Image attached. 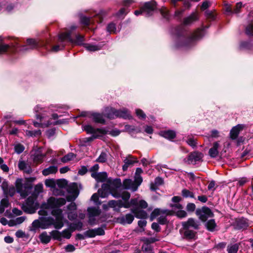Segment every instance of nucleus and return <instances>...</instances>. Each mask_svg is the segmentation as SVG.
<instances>
[{"label": "nucleus", "instance_id": "f257e3e1", "mask_svg": "<svg viewBox=\"0 0 253 253\" xmlns=\"http://www.w3.org/2000/svg\"><path fill=\"white\" fill-rule=\"evenodd\" d=\"M27 45L21 46L16 38L10 37H2L0 36V55L14 54L19 50L26 51L28 49H34L39 46V42L34 39H28Z\"/></svg>", "mask_w": 253, "mask_h": 253}, {"label": "nucleus", "instance_id": "f03ea898", "mask_svg": "<svg viewBox=\"0 0 253 253\" xmlns=\"http://www.w3.org/2000/svg\"><path fill=\"white\" fill-rule=\"evenodd\" d=\"M190 16L185 18L183 22L175 27L173 34L175 36V47L176 48H186L190 45Z\"/></svg>", "mask_w": 253, "mask_h": 253}, {"label": "nucleus", "instance_id": "7ed1b4c3", "mask_svg": "<svg viewBox=\"0 0 253 253\" xmlns=\"http://www.w3.org/2000/svg\"><path fill=\"white\" fill-rule=\"evenodd\" d=\"M15 187L17 192L19 193L23 198H26L31 193L33 188V185L29 182L26 181L23 184L22 179L18 178L15 182Z\"/></svg>", "mask_w": 253, "mask_h": 253}, {"label": "nucleus", "instance_id": "20e7f679", "mask_svg": "<svg viewBox=\"0 0 253 253\" xmlns=\"http://www.w3.org/2000/svg\"><path fill=\"white\" fill-rule=\"evenodd\" d=\"M54 218L51 216L40 217L38 219L34 220L32 222V226L34 230L41 228L42 229H45L53 224Z\"/></svg>", "mask_w": 253, "mask_h": 253}, {"label": "nucleus", "instance_id": "39448f33", "mask_svg": "<svg viewBox=\"0 0 253 253\" xmlns=\"http://www.w3.org/2000/svg\"><path fill=\"white\" fill-rule=\"evenodd\" d=\"M196 213L199 219L203 221H205L208 218L213 216L211 211L209 208L206 207H204L202 209H197Z\"/></svg>", "mask_w": 253, "mask_h": 253}, {"label": "nucleus", "instance_id": "423d86ee", "mask_svg": "<svg viewBox=\"0 0 253 253\" xmlns=\"http://www.w3.org/2000/svg\"><path fill=\"white\" fill-rule=\"evenodd\" d=\"M83 130L87 134H97L105 135L108 133V131L103 128H94L90 125H85L83 126Z\"/></svg>", "mask_w": 253, "mask_h": 253}, {"label": "nucleus", "instance_id": "0eeeda50", "mask_svg": "<svg viewBox=\"0 0 253 253\" xmlns=\"http://www.w3.org/2000/svg\"><path fill=\"white\" fill-rule=\"evenodd\" d=\"M157 3L155 1H147L144 3L142 7L146 16L149 17L153 14V12L157 8Z\"/></svg>", "mask_w": 253, "mask_h": 253}, {"label": "nucleus", "instance_id": "6e6552de", "mask_svg": "<svg viewBox=\"0 0 253 253\" xmlns=\"http://www.w3.org/2000/svg\"><path fill=\"white\" fill-rule=\"evenodd\" d=\"M179 232L183 239L190 240V218L182 223V227L179 230Z\"/></svg>", "mask_w": 253, "mask_h": 253}, {"label": "nucleus", "instance_id": "1a4fd4ad", "mask_svg": "<svg viewBox=\"0 0 253 253\" xmlns=\"http://www.w3.org/2000/svg\"><path fill=\"white\" fill-rule=\"evenodd\" d=\"M51 209L60 208L66 204V200L63 198H56L50 197L49 199Z\"/></svg>", "mask_w": 253, "mask_h": 253}, {"label": "nucleus", "instance_id": "9d476101", "mask_svg": "<svg viewBox=\"0 0 253 253\" xmlns=\"http://www.w3.org/2000/svg\"><path fill=\"white\" fill-rule=\"evenodd\" d=\"M104 114L92 112L90 115V119L96 124L105 125L106 124V121L104 119Z\"/></svg>", "mask_w": 253, "mask_h": 253}, {"label": "nucleus", "instance_id": "9b49d317", "mask_svg": "<svg viewBox=\"0 0 253 253\" xmlns=\"http://www.w3.org/2000/svg\"><path fill=\"white\" fill-rule=\"evenodd\" d=\"M203 154L200 152L195 151L191 153V164L198 165L201 163L203 160Z\"/></svg>", "mask_w": 253, "mask_h": 253}, {"label": "nucleus", "instance_id": "f8f14e48", "mask_svg": "<svg viewBox=\"0 0 253 253\" xmlns=\"http://www.w3.org/2000/svg\"><path fill=\"white\" fill-rule=\"evenodd\" d=\"M190 7V2L188 1L187 2H185L184 3L183 7L181 8L180 9L176 10L174 17L176 18L177 20L178 21H181L182 17L184 12L185 11L186 9H188Z\"/></svg>", "mask_w": 253, "mask_h": 253}, {"label": "nucleus", "instance_id": "ddd939ff", "mask_svg": "<svg viewBox=\"0 0 253 253\" xmlns=\"http://www.w3.org/2000/svg\"><path fill=\"white\" fill-rule=\"evenodd\" d=\"M206 27L197 29L191 35V43L192 41L198 40L202 38L205 34Z\"/></svg>", "mask_w": 253, "mask_h": 253}, {"label": "nucleus", "instance_id": "4468645a", "mask_svg": "<svg viewBox=\"0 0 253 253\" xmlns=\"http://www.w3.org/2000/svg\"><path fill=\"white\" fill-rule=\"evenodd\" d=\"M131 211L134 214L135 217L138 219H146L148 217L146 211L142 210H139L137 208L131 209Z\"/></svg>", "mask_w": 253, "mask_h": 253}, {"label": "nucleus", "instance_id": "2eb2a0df", "mask_svg": "<svg viewBox=\"0 0 253 253\" xmlns=\"http://www.w3.org/2000/svg\"><path fill=\"white\" fill-rule=\"evenodd\" d=\"M161 213L171 215V211L168 210H161L158 208L155 209L150 214V220L153 221L157 216L160 215Z\"/></svg>", "mask_w": 253, "mask_h": 253}, {"label": "nucleus", "instance_id": "dca6fc26", "mask_svg": "<svg viewBox=\"0 0 253 253\" xmlns=\"http://www.w3.org/2000/svg\"><path fill=\"white\" fill-rule=\"evenodd\" d=\"M128 158H133L135 160H129L127 158H126L124 160V165L122 167V169L124 171H126L127 170V169L129 166H133L134 164L137 163L138 161L137 160V158L134 157L133 156L129 155L128 156Z\"/></svg>", "mask_w": 253, "mask_h": 253}, {"label": "nucleus", "instance_id": "f3484780", "mask_svg": "<svg viewBox=\"0 0 253 253\" xmlns=\"http://www.w3.org/2000/svg\"><path fill=\"white\" fill-rule=\"evenodd\" d=\"M243 125H238L235 126H234L230 131V137L232 139H235L237 138L240 132L244 128Z\"/></svg>", "mask_w": 253, "mask_h": 253}, {"label": "nucleus", "instance_id": "a211bd4d", "mask_svg": "<svg viewBox=\"0 0 253 253\" xmlns=\"http://www.w3.org/2000/svg\"><path fill=\"white\" fill-rule=\"evenodd\" d=\"M134 218V216L132 214L130 213H127L126 214L125 217L122 216L119 217L118 218V220L119 221V222L122 224L124 225L126 223L130 224L133 222Z\"/></svg>", "mask_w": 253, "mask_h": 253}, {"label": "nucleus", "instance_id": "6ab92c4d", "mask_svg": "<svg viewBox=\"0 0 253 253\" xmlns=\"http://www.w3.org/2000/svg\"><path fill=\"white\" fill-rule=\"evenodd\" d=\"M116 118H123L124 119L130 120L132 118L129 113V111L127 109L117 110V109Z\"/></svg>", "mask_w": 253, "mask_h": 253}, {"label": "nucleus", "instance_id": "aec40b11", "mask_svg": "<svg viewBox=\"0 0 253 253\" xmlns=\"http://www.w3.org/2000/svg\"><path fill=\"white\" fill-rule=\"evenodd\" d=\"M64 222H66L67 223H68L69 222L67 220L64 219V217H58L55 218V219H54L53 224L52 225H53L54 227L56 229H61L64 225Z\"/></svg>", "mask_w": 253, "mask_h": 253}, {"label": "nucleus", "instance_id": "412c9836", "mask_svg": "<svg viewBox=\"0 0 253 253\" xmlns=\"http://www.w3.org/2000/svg\"><path fill=\"white\" fill-rule=\"evenodd\" d=\"M117 109L115 108H107L105 110L104 116L109 119H113L116 118Z\"/></svg>", "mask_w": 253, "mask_h": 253}, {"label": "nucleus", "instance_id": "4be33fe9", "mask_svg": "<svg viewBox=\"0 0 253 253\" xmlns=\"http://www.w3.org/2000/svg\"><path fill=\"white\" fill-rule=\"evenodd\" d=\"M66 190L68 193L73 194L78 196L79 194V190L78 189V184L76 182H73L68 185Z\"/></svg>", "mask_w": 253, "mask_h": 253}, {"label": "nucleus", "instance_id": "5701e85b", "mask_svg": "<svg viewBox=\"0 0 253 253\" xmlns=\"http://www.w3.org/2000/svg\"><path fill=\"white\" fill-rule=\"evenodd\" d=\"M219 147V143L218 142H214L213 146L210 149L209 151V155L211 158H215L218 154V148Z\"/></svg>", "mask_w": 253, "mask_h": 253}, {"label": "nucleus", "instance_id": "b1692460", "mask_svg": "<svg viewBox=\"0 0 253 253\" xmlns=\"http://www.w3.org/2000/svg\"><path fill=\"white\" fill-rule=\"evenodd\" d=\"M161 135L169 140H172L176 137V133L174 130H168L161 132Z\"/></svg>", "mask_w": 253, "mask_h": 253}, {"label": "nucleus", "instance_id": "393cba45", "mask_svg": "<svg viewBox=\"0 0 253 253\" xmlns=\"http://www.w3.org/2000/svg\"><path fill=\"white\" fill-rule=\"evenodd\" d=\"M84 36L78 34L76 35L75 39H73V38L70 39V42L76 45H82L84 44Z\"/></svg>", "mask_w": 253, "mask_h": 253}, {"label": "nucleus", "instance_id": "a878e982", "mask_svg": "<svg viewBox=\"0 0 253 253\" xmlns=\"http://www.w3.org/2000/svg\"><path fill=\"white\" fill-rule=\"evenodd\" d=\"M57 170V167L55 166H51L47 168L44 169L42 171V174L44 176H47L50 174H53L56 173Z\"/></svg>", "mask_w": 253, "mask_h": 253}, {"label": "nucleus", "instance_id": "bb28decb", "mask_svg": "<svg viewBox=\"0 0 253 253\" xmlns=\"http://www.w3.org/2000/svg\"><path fill=\"white\" fill-rule=\"evenodd\" d=\"M88 217H95L99 216L101 213V210L95 207H89L87 209Z\"/></svg>", "mask_w": 253, "mask_h": 253}, {"label": "nucleus", "instance_id": "cd10ccee", "mask_svg": "<svg viewBox=\"0 0 253 253\" xmlns=\"http://www.w3.org/2000/svg\"><path fill=\"white\" fill-rule=\"evenodd\" d=\"M83 227V223L81 221H78L77 222L71 223L69 225L70 230L73 232L76 230L81 231L82 230Z\"/></svg>", "mask_w": 253, "mask_h": 253}, {"label": "nucleus", "instance_id": "c85d7f7f", "mask_svg": "<svg viewBox=\"0 0 253 253\" xmlns=\"http://www.w3.org/2000/svg\"><path fill=\"white\" fill-rule=\"evenodd\" d=\"M71 34L72 32L71 31H68L67 32L61 33L59 35V40L61 42H63L65 40H67L70 42V39L72 38Z\"/></svg>", "mask_w": 253, "mask_h": 253}, {"label": "nucleus", "instance_id": "c756f323", "mask_svg": "<svg viewBox=\"0 0 253 253\" xmlns=\"http://www.w3.org/2000/svg\"><path fill=\"white\" fill-rule=\"evenodd\" d=\"M41 242L43 244H47L50 242L51 237L49 236L46 231L42 232L39 236Z\"/></svg>", "mask_w": 253, "mask_h": 253}, {"label": "nucleus", "instance_id": "7c9ffc66", "mask_svg": "<svg viewBox=\"0 0 253 253\" xmlns=\"http://www.w3.org/2000/svg\"><path fill=\"white\" fill-rule=\"evenodd\" d=\"M107 182L113 185V188H119L122 186L121 180L119 178H117L114 180H112L111 178H108Z\"/></svg>", "mask_w": 253, "mask_h": 253}, {"label": "nucleus", "instance_id": "2f4dec72", "mask_svg": "<svg viewBox=\"0 0 253 253\" xmlns=\"http://www.w3.org/2000/svg\"><path fill=\"white\" fill-rule=\"evenodd\" d=\"M160 240L159 238L156 237H150V238H144L141 240L143 242V244L148 246H152V244L158 242Z\"/></svg>", "mask_w": 253, "mask_h": 253}, {"label": "nucleus", "instance_id": "473e14b6", "mask_svg": "<svg viewBox=\"0 0 253 253\" xmlns=\"http://www.w3.org/2000/svg\"><path fill=\"white\" fill-rule=\"evenodd\" d=\"M103 44L99 43L97 45H93L90 44H86L85 47L86 49L89 51H95L101 49Z\"/></svg>", "mask_w": 253, "mask_h": 253}, {"label": "nucleus", "instance_id": "72a5a7b5", "mask_svg": "<svg viewBox=\"0 0 253 253\" xmlns=\"http://www.w3.org/2000/svg\"><path fill=\"white\" fill-rule=\"evenodd\" d=\"M51 237L54 240L61 241L62 240V234L57 230H52L50 232Z\"/></svg>", "mask_w": 253, "mask_h": 253}, {"label": "nucleus", "instance_id": "f704fd0d", "mask_svg": "<svg viewBox=\"0 0 253 253\" xmlns=\"http://www.w3.org/2000/svg\"><path fill=\"white\" fill-rule=\"evenodd\" d=\"M76 154L70 152L65 155L63 157H62L61 159V161L62 163H66L69 161L72 160L74 158H76Z\"/></svg>", "mask_w": 253, "mask_h": 253}, {"label": "nucleus", "instance_id": "c9c22d12", "mask_svg": "<svg viewBox=\"0 0 253 253\" xmlns=\"http://www.w3.org/2000/svg\"><path fill=\"white\" fill-rule=\"evenodd\" d=\"M21 209L25 212L29 214L34 213L36 210V208H34V206H30L27 205H23Z\"/></svg>", "mask_w": 253, "mask_h": 253}, {"label": "nucleus", "instance_id": "e433bc0d", "mask_svg": "<svg viewBox=\"0 0 253 253\" xmlns=\"http://www.w3.org/2000/svg\"><path fill=\"white\" fill-rule=\"evenodd\" d=\"M249 226L248 223L245 219H240L237 223V228L238 229L244 230Z\"/></svg>", "mask_w": 253, "mask_h": 253}, {"label": "nucleus", "instance_id": "4c0bfd02", "mask_svg": "<svg viewBox=\"0 0 253 253\" xmlns=\"http://www.w3.org/2000/svg\"><path fill=\"white\" fill-rule=\"evenodd\" d=\"M206 226L209 231L213 232L215 230L216 224L214 219H211L206 222Z\"/></svg>", "mask_w": 253, "mask_h": 253}, {"label": "nucleus", "instance_id": "58836bf2", "mask_svg": "<svg viewBox=\"0 0 253 253\" xmlns=\"http://www.w3.org/2000/svg\"><path fill=\"white\" fill-rule=\"evenodd\" d=\"M143 179L141 176H135L134 181L133 182V190L135 191L137 189L138 187L142 182Z\"/></svg>", "mask_w": 253, "mask_h": 253}, {"label": "nucleus", "instance_id": "ea45409f", "mask_svg": "<svg viewBox=\"0 0 253 253\" xmlns=\"http://www.w3.org/2000/svg\"><path fill=\"white\" fill-rule=\"evenodd\" d=\"M52 210L51 211V214L55 217V218H57L58 217H64L63 215V211L62 209H59V208L52 209Z\"/></svg>", "mask_w": 253, "mask_h": 253}, {"label": "nucleus", "instance_id": "a19ab883", "mask_svg": "<svg viewBox=\"0 0 253 253\" xmlns=\"http://www.w3.org/2000/svg\"><path fill=\"white\" fill-rule=\"evenodd\" d=\"M56 184L58 187L60 188H67L68 186V181L64 178L57 179L56 181Z\"/></svg>", "mask_w": 253, "mask_h": 253}, {"label": "nucleus", "instance_id": "79ce46f5", "mask_svg": "<svg viewBox=\"0 0 253 253\" xmlns=\"http://www.w3.org/2000/svg\"><path fill=\"white\" fill-rule=\"evenodd\" d=\"M107 173L106 172H101L98 173L97 181L103 182L107 181Z\"/></svg>", "mask_w": 253, "mask_h": 253}, {"label": "nucleus", "instance_id": "37998d69", "mask_svg": "<svg viewBox=\"0 0 253 253\" xmlns=\"http://www.w3.org/2000/svg\"><path fill=\"white\" fill-rule=\"evenodd\" d=\"M133 182L130 179H125L123 182V187L125 189H129L130 187L133 189Z\"/></svg>", "mask_w": 253, "mask_h": 253}, {"label": "nucleus", "instance_id": "c03bdc74", "mask_svg": "<svg viewBox=\"0 0 253 253\" xmlns=\"http://www.w3.org/2000/svg\"><path fill=\"white\" fill-rule=\"evenodd\" d=\"M141 249L142 253H155L153 246H148L143 244Z\"/></svg>", "mask_w": 253, "mask_h": 253}, {"label": "nucleus", "instance_id": "a18cd8bd", "mask_svg": "<svg viewBox=\"0 0 253 253\" xmlns=\"http://www.w3.org/2000/svg\"><path fill=\"white\" fill-rule=\"evenodd\" d=\"M239 249V245L237 244L229 245L227 247L228 253H237Z\"/></svg>", "mask_w": 253, "mask_h": 253}, {"label": "nucleus", "instance_id": "49530a36", "mask_svg": "<svg viewBox=\"0 0 253 253\" xmlns=\"http://www.w3.org/2000/svg\"><path fill=\"white\" fill-rule=\"evenodd\" d=\"M81 23L84 26H89L90 24V18L85 16L82 15L80 18Z\"/></svg>", "mask_w": 253, "mask_h": 253}, {"label": "nucleus", "instance_id": "de8ad7c7", "mask_svg": "<svg viewBox=\"0 0 253 253\" xmlns=\"http://www.w3.org/2000/svg\"><path fill=\"white\" fill-rule=\"evenodd\" d=\"M107 161V154L104 152H102L98 157V158L96 160L95 162L100 163H105Z\"/></svg>", "mask_w": 253, "mask_h": 253}, {"label": "nucleus", "instance_id": "09e8293b", "mask_svg": "<svg viewBox=\"0 0 253 253\" xmlns=\"http://www.w3.org/2000/svg\"><path fill=\"white\" fill-rule=\"evenodd\" d=\"M160 12L161 14L162 15L163 18L166 19L167 20H169V11L167 10L166 7H162L160 10Z\"/></svg>", "mask_w": 253, "mask_h": 253}, {"label": "nucleus", "instance_id": "8fccbe9b", "mask_svg": "<svg viewBox=\"0 0 253 253\" xmlns=\"http://www.w3.org/2000/svg\"><path fill=\"white\" fill-rule=\"evenodd\" d=\"M107 30L110 33L116 34V24L113 22L108 24L107 26Z\"/></svg>", "mask_w": 253, "mask_h": 253}, {"label": "nucleus", "instance_id": "3c124183", "mask_svg": "<svg viewBox=\"0 0 253 253\" xmlns=\"http://www.w3.org/2000/svg\"><path fill=\"white\" fill-rule=\"evenodd\" d=\"M45 185L47 187L55 188L56 183L53 179H48L45 181Z\"/></svg>", "mask_w": 253, "mask_h": 253}, {"label": "nucleus", "instance_id": "603ef678", "mask_svg": "<svg viewBox=\"0 0 253 253\" xmlns=\"http://www.w3.org/2000/svg\"><path fill=\"white\" fill-rule=\"evenodd\" d=\"M118 188H113V187L110 189V191L109 193H110L113 197L115 198H121V193L118 191Z\"/></svg>", "mask_w": 253, "mask_h": 253}, {"label": "nucleus", "instance_id": "864d4df0", "mask_svg": "<svg viewBox=\"0 0 253 253\" xmlns=\"http://www.w3.org/2000/svg\"><path fill=\"white\" fill-rule=\"evenodd\" d=\"M135 113L139 119L141 120H144L146 119V114L142 110L140 109H137L135 110Z\"/></svg>", "mask_w": 253, "mask_h": 253}, {"label": "nucleus", "instance_id": "5fc2aeb1", "mask_svg": "<svg viewBox=\"0 0 253 253\" xmlns=\"http://www.w3.org/2000/svg\"><path fill=\"white\" fill-rule=\"evenodd\" d=\"M84 235L88 238L95 237V230L94 229H89L84 232Z\"/></svg>", "mask_w": 253, "mask_h": 253}, {"label": "nucleus", "instance_id": "6e6d98bb", "mask_svg": "<svg viewBox=\"0 0 253 253\" xmlns=\"http://www.w3.org/2000/svg\"><path fill=\"white\" fill-rule=\"evenodd\" d=\"M25 149V147L21 144H16L14 147V150L16 153L19 154L22 153Z\"/></svg>", "mask_w": 253, "mask_h": 253}, {"label": "nucleus", "instance_id": "4d7b16f0", "mask_svg": "<svg viewBox=\"0 0 253 253\" xmlns=\"http://www.w3.org/2000/svg\"><path fill=\"white\" fill-rule=\"evenodd\" d=\"M33 160L35 162L38 163H42L43 162L42 155H40V152L39 150H38L37 153L34 155Z\"/></svg>", "mask_w": 253, "mask_h": 253}, {"label": "nucleus", "instance_id": "13d9d810", "mask_svg": "<svg viewBox=\"0 0 253 253\" xmlns=\"http://www.w3.org/2000/svg\"><path fill=\"white\" fill-rule=\"evenodd\" d=\"M72 231L70 230L69 229H65L64 230H63L62 234V237H63L65 238H66L67 239H69L71 238L72 234H71Z\"/></svg>", "mask_w": 253, "mask_h": 253}, {"label": "nucleus", "instance_id": "bf43d9fd", "mask_svg": "<svg viewBox=\"0 0 253 253\" xmlns=\"http://www.w3.org/2000/svg\"><path fill=\"white\" fill-rule=\"evenodd\" d=\"M101 137L102 135L99 134H93L91 136L85 138L86 140L84 142H91L95 139L100 138Z\"/></svg>", "mask_w": 253, "mask_h": 253}, {"label": "nucleus", "instance_id": "052dcab7", "mask_svg": "<svg viewBox=\"0 0 253 253\" xmlns=\"http://www.w3.org/2000/svg\"><path fill=\"white\" fill-rule=\"evenodd\" d=\"M1 188L2 189L3 193L5 194H7L8 192V182L4 180L1 185Z\"/></svg>", "mask_w": 253, "mask_h": 253}, {"label": "nucleus", "instance_id": "680f3d73", "mask_svg": "<svg viewBox=\"0 0 253 253\" xmlns=\"http://www.w3.org/2000/svg\"><path fill=\"white\" fill-rule=\"evenodd\" d=\"M121 196L124 201H127L130 199V194L127 191H124L121 194Z\"/></svg>", "mask_w": 253, "mask_h": 253}, {"label": "nucleus", "instance_id": "e2e57ef3", "mask_svg": "<svg viewBox=\"0 0 253 253\" xmlns=\"http://www.w3.org/2000/svg\"><path fill=\"white\" fill-rule=\"evenodd\" d=\"M157 220L158 223L161 225H165L168 223L166 216H161L157 219Z\"/></svg>", "mask_w": 253, "mask_h": 253}, {"label": "nucleus", "instance_id": "0e129e2a", "mask_svg": "<svg viewBox=\"0 0 253 253\" xmlns=\"http://www.w3.org/2000/svg\"><path fill=\"white\" fill-rule=\"evenodd\" d=\"M78 214L76 212H69L68 213V218L70 220L73 221L77 219Z\"/></svg>", "mask_w": 253, "mask_h": 253}, {"label": "nucleus", "instance_id": "69168bd1", "mask_svg": "<svg viewBox=\"0 0 253 253\" xmlns=\"http://www.w3.org/2000/svg\"><path fill=\"white\" fill-rule=\"evenodd\" d=\"M199 17V13L195 11L191 14V23L197 21Z\"/></svg>", "mask_w": 253, "mask_h": 253}, {"label": "nucleus", "instance_id": "338daca9", "mask_svg": "<svg viewBox=\"0 0 253 253\" xmlns=\"http://www.w3.org/2000/svg\"><path fill=\"white\" fill-rule=\"evenodd\" d=\"M67 210L70 211H76L77 207V205L75 202H71L67 206Z\"/></svg>", "mask_w": 253, "mask_h": 253}, {"label": "nucleus", "instance_id": "774afa93", "mask_svg": "<svg viewBox=\"0 0 253 253\" xmlns=\"http://www.w3.org/2000/svg\"><path fill=\"white\" fill-rule=\"evenodd\" d=\"M246 33L249 35H253V25L249 24L246 29Z\"/></svg>", "mask_w": 253, "mask_h": 253}]
</instances>
